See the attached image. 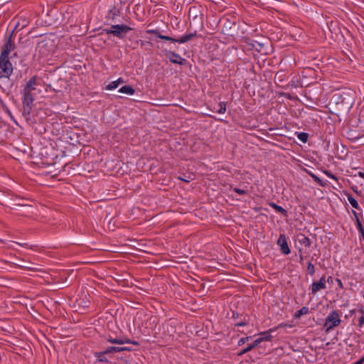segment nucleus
I'll return each instance as SVG.
<instances>
[{"label":"nucleus","instance_id":"f257e3e1","mask_svg":"<svg viewBox=\"0 0 364 364\" xmlns=\"http://www.w3.org/2000/svg\"><path fill=\"white\" fill-rule=\"evenodd\" d=\"M41 82L36 76L26 82L21 92L24 113L30 114L35 98L41 93Z\"/></svg>","mask_w":364,"mask_h":364},{"label":"nucleus","instance_id":"f03ea898","mask_svg":"<svg viewBox=\"0 0 364 364\" xmlns=\"http://www.w3.org/2000/svg\"><path fill=\"white\" fill-rule=\"evenodd\" d=\"M13 70L10 58L0 56V78H9Z\"/></svg>","mask_w":364,"mask_h":364},{"label":"nucleus","instance_id":"7ed1b4c3","mask_svg":"<svg viewBox=\"0 0 364 364\" xmlns=\"http://www.w3.org/2000/svg\"><path fill=\"white\" fill-rule=\"evenodd\" d=\"M131 28L124 24L112 25L110 28L105 30L107 34H112L119 38H122Z\"/></svg>","mask_w":364,"mask_h":364},{"label":"nucleus","instance_id":"20e7f679","mask_svg":"<svg viewBox=\"0 0 364 364\" xmlns=\"http://www.w3.org/2000/svg\"><path fill=\"white\" fill-rule=\"evenodd\" d=\"M341 322V320L338 312L333 311L327 316L324 323V328H326L327 331H329L333 328L338 326Z\"/></svg>","mask_w":364,"mask_h":364},{"label":"nucleus","instance_id":"39448f33","mask_svg":"<svg viewBox=\"0 0 364 364\" xmlns=\"http://www.w3.org/2000/svg\"><path fill=\"white\" fill-rule=\"evenodd\" d=\"M277 244L280 247V250L284 255H287L291 252L287 243V238L284 234H280Z\"/></svg>","mask_w":364,"mask_h":364},{"label":"nucleus","instance_id":"423d86ee","mask_svg":"<svg viewBox=\"0 0 364 364\" xmlns=\"http://www.w3.org/2000/svg\"><path fill=\"white\" fill-rule=\"evenodd\" d=\"M326 284V277L323 276L322 277L318 282H314L312 283L311 286V293L315 294L318 291L325 289Z\"/></svg>","mask_w":364,"mask_h":364},{"label":"nucleus","instance_id":"0eeeda50","mask_svg":"<svg viewBox=\"0 0 364 364\" xmlns=\"http://www.w3.org/2000/svg\"><path fill=\"white\" fill-rule=\"evenodd\" d=\"M14 45L12 44L10 41L8 42L3 48V50L0 56L10 58L11 55V52L14 50Z\"/></svg>","mask_w":364,"mask_h":364},{"label":"nucleus","instance_id":"6e6552de","mask_svg":"<svg viewBox=\"0 0 364 364\" xmlns=\"http://www.w3.org/2000/svg\"><path fill=\"white\" fill-rule=\"evenodd\" d=\"M167 56L168 57L169 60L173 63L182 64L183 61L184 60V59L182 58L178 54L173 52H169L167 54Z\"/></svg>","mask_w":364,"mask_h":364},{"label":"nucleus","instance_id":"1a4fd4ad","mask_svg":"<svg viewBox=\"0 0 364 364\" xmlns=\"http://www.w3.org/2000/svg\"><path fill=\"white\" fill-rule=\"evenodd\" d=\"M124 81L122 78H119L117 80L112 81L106 86V89L108 90H112L118 87V86L123 83Z\"/></svg>","mask_w":364,"mask_h":364},{"label":"nucleus","instance_id":"9d476101","mask_svg":"<svg viewBox=\"0 0 364 364\" xmlns=\"http://www.w3.org/2000/svg\"><path fill=\"white\" fill-rule=\"evenodd\" d=\"M119 92L128 95H133L135 92V90L131 86L125 85L122 87L119 90Z\"/></svg>","mask_w":364,"mask_h":364},{"label":"nucleus","instance_id":"9b49d317","mask_svg":"<svg viewBox=\"0 0 364 364\" xmlns=\"http://www.w3.org/2000/svg\"><path fill=\"white\" fill-rule=\"evenodd\" d=\"M259 344H260L259 343V341H257V339H256L252 344L250 345H248L245 348H244L240 353L239 355H243L249 351H250L252 349H253L254 348H255L256 346H257Z\"/></svg>","mask_w":364,"mask_h":364},{"label":"nucleus","instance_id":"f8f14e48","mask_svg":"<svg viewBox=\"0 0 364 364\" xmlns=\"http://www.w3.org/2000/svg\"><path fill=\"white\" fill-rule=\"evenodd\" d=\"M194 36L193 33L185 34L178 39H176V42L179 43H184L191 40Z\"/></svg>","mask_w":364,"mask_h":364},{"label":"nucleus","instance_id":"ddd939ff","mask_svg":"<svg viewBox=\"0 0 364 364\" xmlns=\"http://www.w3.org/2000/svg\"><path fill=\"white\" fill-rule=\"evenodd\" d=\"M272 338V336L268 332H263L261 333V336L259 337L257 341L259 343L264 342V341H269Z\"/></svg>","mask_w":364,"mask_h":364},{"label":"nucleus","instance_id":"4468645a","mask_svg":"<svg viewBox=\"0 0 364 364\" xmlns=\"http://www.w3.org/2000/svg\"><path fill=\"white\" fill-rule=\"evenodd\" d=\"M127 350H128V348H124V347L112 346V347L108 348L105 351V353H112V352H121V351Z\"/></svg>","mask_w":364,"mask_h":364},{"label":"nucleus","instance_id":"2eb2a0df","mask_svg":"<svg viewBox=\"0 0 364 364\" xmlns=\"http://www.w3.org/2000/svg\"><path fill=\"white\" fill-rule=\"evenodd\" d=\"M215 109L218 113L221 114H224L226 112V105L223 102H220Z\"/></svg>","mask_w":364,"mask_h":364},{"label":"nucleus","instance_id":"dca6fc26","mask_svg":"<svg viewBox=\"0 0 364 364\" xmlns=\"http://www.w3.org/2000/svg\"><path fill=\"white\" fill-rule=\"evenodd\" d=\"M309 311V309L307 307H302L295 314V318H299L301 316L306 314Z\"/></svg>","mask_w":364,"mask_h":364},{"label":"nucleus","instance_id":"f3484780","mask_svg":"<svg viewBox=\"0 0 364 364\" xmlns=\"http://www.w3.org/2000/svg\"><path fill=\"white\" fill-rule=\"evenodd\" d=\"M109 342H110L111 343L124 344L129 343V341L120 338H110L109 339Z\"/></svg>","mask_w":364,"mask_h":364},{"label":"nucleus","instance_id":"a211bd4d","mask_svg":"<svg viewBox=\"0 0 364 364\" xmlns=\"http://www.w3.org/2000/svg\"><path fill=\"white\" fill-rule=\"evenodd\" d=\"M348 200L350 203V204L354 208H358L359 205L358 201L352 196H348Z\"/></svg>","mask_w":364,"mask_h":364},{"label":"nucleus","instance_id":"6ab92c4d","mask_svg":"<svg viewBox=\"0 0 364 364\" xmlns=\"http://www.w3.org/2000/svg\"><path fill=\"white\" fill-rule=\"evenodd\" d=\"M298 139L302 142H306L308 139V135L306 133L301 132L298 134Z\"/></svg>","mask_w":364,"mask_h":364},{"label":"nucleus","instance_id":"aec40b11","mask_svg":"<svg viewBox=\"0 0 364 364\" xmlns=\"http://www.w3.org/2000/svg\"><path fill=\"white\" fill-rule=\"evenodd\" d=\"M307 271H308L309 274L311 275H313L314 274L315 268H314V264L311 262H309L308 264Z\"/></svg>","mask_w":364,"mask_h":364},{"label":"nucleus","instance_id":"412c9836","mask_svg":"<svg viewBox=\"0 0 364 364\" xmlns=\"http://www.w3.org/2000/svg\"><path fill=\"white\" fill-rule=\"evenodd\" d=\"M158 37L160 39L170 41L171 42H176V39L175 38H171V37L167 36H164V35H161V34H158Z\"/></svg>","mask_w":364,"mask_h":364},{"label":"nucleus","instance_id":"4be33fe9","mask_svg":"<svg viewBox=\"0 0 364 364\" xmlns=\"http://www.w3.org/2000/svg\"><path fill=\"white\" fill-rule=\"evenodd\" d=\"M232 191L239 194V195H244L246 193V191L244 189H240L238 188H233Z\"/></svg>","mask_w":364,"mask_h":364},{"label":"nucleus","instance_id":"5701e85b","mask_svg":"<svg viewBox=\"0 0 364 364\" xmlns=\"http://www.w3.org/2000/svg\"><path fill=\"white\" fill-rule=\"evenodd\" d=\"M251 338L250 336L241 338L238 341V345L242 346L245 344L247 341H248Z\"/></svg>","mask_w":364,"mask_h":364},{"label":"nucleus","instance_id":"b1692460","mask_svg":"<svg viewBox=\"0 0 364 364\" xmlns=\"http://www.w3.org/2000/svg\"><path fill=\"white\" fill-rule=\"evenodd\" d=\"M272 206V207H273L276 210H277L278 212H280V213H285V210H284L282 207H281V206H279V205H276V204H273Z\"/></svg>","mask_w":364,"mask_h":364},{"label":"nucleus","instance_id":"393cba45","mask_svg":"<svg viewBox=\"0 0 364 364\" xmlns=\"http://www.w3.org/2000/svg\"><path fill=\"white\" fill-rule=\"evenodd\" d=\"M104 353H105L102 352V353H99V355H97V359L99 361H102V362L107 361V360L106 358H104V357H102Z\"/></svg>","mask_w":364,"mask_h":364},{"label":"nucleus","instance_id":"a878e982","mask_svg":"<svg viewBox=\"0 0 364 364\" xmlns=\"http://www.w3.org/2000/svg\"><path fill=\"white\" fill-rule=\"evenodd\" d=\"M325 174L330 178H332L336 181L337 180V178L329 171H325Z\"/></svg>","mask_w":364,"mask_h":364},{"label":"nucleus","instance_id":"bb28decb","mask_svg":"<svg viewBox=\"0 0 364 364\" xmlns=\"http://www.w3.org/2000/svg\"><path fill=\"white\" fill-rule=\"evenodd\" d=\"M301 243L304 244L305 246H309L310 242L309 240L307 237H304L301 240Z\"/></svg>","mask_w":364,"mask_h":364},{"label":"nucleus","instance_id":"cd10ccee","mask_svg":"<svg viewBox=\"0 0 364 364\" xmlns=\"http://www.w3.org/2000/svg\"><path fill=\"white\" fill-rule=\"evenodd\" d=\"M358 325L360 327H362L364 325V316H361L358 320Z\"/></svg>","mask_w":364,"mask_h":364},{"label":"nucleus","instance_id":"c85d7f7f","mask_svg":"<svg viewBox=\"0 0 364 364\" xmlns=\"http://www.w3.org/2000/svg\"><path fill=\"white\" fill-rule=\"evenodd\" d=\"M358 225L359 231L362 234H363V229L362 225H361V224H360V223L359 221L358 222Z\"/></svg>","mask_w":364,"mask_h":364},{"label":"nucleus","instance_id":"c756f323","mask_svg":"<svg viewBox=\"0 0 364 364\" xmlns=\"http://www.w3.org/2000/svg\"><path fill=\"white\" fill-rule=\"evenodd\" d=\"M180 179H181V180H183V181H184L186 182H188L192 178H191V176H188L187 178H180Z\"/></svg>","mask_w":364,"mask_h":364},{"label":"nucleus","instance_id":"7c9ffc66","mask_svg":"<svg viewBox=\"0 0 364 364\" xmlns=\"http://www.w3.org/2000/svg\"><path fill=\"white\" fill-rule=\"evenodd\" d=\"M359 312L362 314V316H364V307H363V308H361V309L359 310Z\"/></svg>","mask_w":364,"mask_h":364},{"label":"nucleus","instance_id":"2f4dec72","mask_svg":"<svg viewBox=\"0 0 364 364\" xmlns=\"http://www.w3.org/2000/svg\"><path fill=\"white\" fill-rule=\"evenodd\" d=\"M337 282L339 286H341V287L342 286V282L340 279H337Z\"/></svg>","mask_w":364,"mask_h":364},{"label":"nucleus","instance_id":"473e14b6","mask_svg":"<svg viewBox=\"0 0 364 364\" xmlns=\"http://www.w3.org/2000/svg\"><path fill=\"white\" fill-rule=\"evenodd\" d=\"M359 176H360V177H362V178H364V173H363V172H359Z\"/></svg>","mask_w":364,"mask_h":364},{"label":"nucleus","instance_id":"72a5a7b5","mask_svg":"<svg viewBox=\"0 0 364 364\" xmlns=\"http://www.w3.org/2000/svg\"><path fill=\"white\" fill-rule=\"evenodd\" d=\"M244 325H245V323H238L237 324V326H244Z\"/></svg>","mask_w":364,"mask_h":364},{"label":"nucleus","instance_id":"f704fd0d","mask_svg":"<svg viewBox=\"0 0 364 364\" xmlns=\"http://www.w3.org/2000/svg\"><path fill=\"white\" fill-rule=\"evenodd\" d=\"M327 281H328V282H332V277H329L328 278Z\"/></svg>","mask_w":364,"mask_h":364},{"label":"nucleus","instance_id":"c9c22d12","mask_svg":"<svg viewBox=\"0 0 364 364\" xmlns=\"http://www.w3.org/2000/svg\"><path fill=\"white\" fill-rule=\"evenodd\" d=\"M148 32H149V33H156V31H154V30H149Z\"/></svg>","mask_w":364,"mask_h":364},{"label":"nucleus","instance_id":"e433bc0d","mask_svg":"<svg viewBox=\"0 0 364 364\" xmlns=\"http://www.w3.org/2000/svg\"><path fill=\"white\" fill-rule=\"evenodd\" d=\"M303 259V256L300 255V260L301 261Z\"/></svg>","mask_w":364,"mask_h":364}]
</instances>
